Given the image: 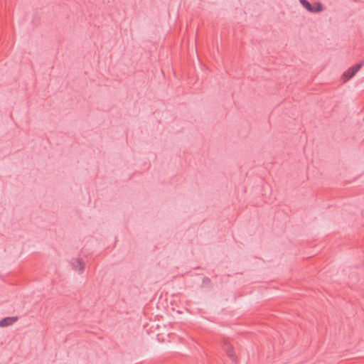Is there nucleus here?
<instances>
[{
	"label": "nucleus",
	"mask_w": 364,
	"mask_h": 364,
	"mask_svg": "<svg viewBox=\"0 0 364 364\" xmlns=\"http://www.w3.org/2000/svg\"><path fill=\"white\" fill-rule=\"evenodd\" d=\"M360 68L361 65L358 64L346 70L341 76L343 82H346L351 77H353L355 75V73L360 69Z\"/></svg>",
	"instance_id": "f257e3e1"
},
{
	"label": "nucleus",
	"mask_w": 364,
	"mask_h": 364,
	"mask_svg": "<svg viewBox=\"0 0 364 364\" xmlns=\"http://www.w3.org/2000/svg\"><path fill=\"white\" fill-rule=\"evenodd\" d=\"M70 266L78 273H82L85 269V264L82 259L77 257L71 259Z\"/></svg>",
	"instance_id": "f03ea898"
},
{
	"label": "nucleus",
	"mask_w": 364,
	"mask_h": 364,
	"mask_svg": "<svg viewBox=\"0 0 364 364\" xmlns=\"http://www.w3.org/2000/svg\"><path fill=\"white\" fill-rule=\"evenodd\" d=\"M18 321V318L16 316H10L2 318L0 321V327L6 328L8 326H11L14 324Z\"/></svg>",
	"instance_id": "7ed1b4c3"
},
{
	"label": "nucleus",
	"mask_w": 364,
	"mask_h": 364,
	"mask_svg": "<svg viewBox=\"0 0 364 364\" xmlns=\"http://www.w3.org/2000/svg\"><path fill=\"white\" fill-rule=\"evenodd\" d=\"M325 10V6L321 2L316 1L311 4V13L318 14Z\"/></svg>",
	"instance_id": "20e7f679"
},
{
	"label": "nucleus",
	"mask_w": 364,
	"mask_h": 364,
	"mask_svg": "<svg viewBox=\"0 0 364 364\" xmlns=\"http://www.w3.org/2000/svg\"><path fill=\"white\" fill-rule=\"evenodd\" d=\"M299 2L304 8H305L308 11L311 12L312 4H311L307 0H299Z\"/></svg>",
	"instance_id": "39448f33"
}]
</instances>
